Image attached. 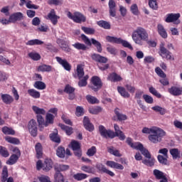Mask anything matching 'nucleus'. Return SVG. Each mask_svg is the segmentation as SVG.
Wrapping results in <instances>:
<instances>
[{"mask_svg":"<svg viewBox=\"0 0 182 182\" xmlns=\"http://www.w3.org/2000/svg\"><path fill=\"white\" fill-rule=\"evenodd\" d=\"M120 43L122 44V46H124V48H128V49H130V50H133V46H132V44H130V43H129L127 41L119 38V42L118 43V44Z\"/></svg>","mask_w":182,"mask_h":182,"instance_id":"nucleus-46","label":"nucleus"},{"mask_svg":"<svg viewBox=\"0 0 182 182\" xmlns=\"http://www.w3.org/2000/svg\"><path fill=\"white\" fill-rule=\"evenodd\" d=\"M115 114L118 119V120L119 121H122V120H127V116H126V114H123L119 112V111H117V109H115Z\"/></svg>","mask_w":182,"mask_h":182,"instance_id":"nucleus-57","label":"nucleus"},{"mask_svg":"<svg viewBox=\"0 0 182 182\" xmlns=\"http://www.w3.org/2000/svg\"><path fill=\"white\" fill-rule=\"evenodd\" d=\"M52 164L53 163L51 159H46L43 164V170L45 171H49V170L52 168Z\"/></svg>","mask_w":182,"mask_h":182,"instance_id":"nucleus-29","label":"nucleus"},{"mask_svg":"<svg viewBox=\"0 0 182 182\" xmlns=\"http://www.w3.org/2000/svg\"><path fill=\"white\" fill-rule=\"evenodd\" d=\"M97 168L102 171V173H105L106 174H108V176H110L111 177H114V173L112 171L108 170L106 168V166L102 164H99L97 165Z\"/></svg>","mask_w":182,"mask_h":182,"instance_id":"nucleus-20","label":"nucleus"},{"mask_svg":"<svg viewBox=\"0 0 182 182\" xmlns=\"http://www.w3.org/2000/svg\"><path fill=\"white\" fill-rule=\"evenodd\" d=\"M50 138L55 143H60V138L58 136V133H54L50 134Z\"/></svg>","mask_w":182,"mask_h":182,"instance_id":"nucleus-62","label":"nucleus"},{"mask_svg":"<svg viewBox=\"0 0 182 182\" xmlns=\"http://www.w3.org/2000/svg\"><path fill=\"white\" fill-rule=\"evenodd\" d=\"M73 48H75V49H77V50H87V49H89L86 45L77 42L74 44H73Z\"/></svg>","mask_w":182,"mask_h":182,"instance_id":"nucleus-34","label":"nucleus"},{"mask_svg":"<svg viewBox=\"0 0 182 182\" xmlns=\"http://www.w3.org/2000/svg\"><path fill=\"white\" fill-rule=\"evenodd\" d=\"M149 5L151 9H154V11H156V9H159V5L157 4V0H149Z\"/></svg>","mask_w":182,"mask_h":182,"instance_id":"nucleus-58","label":"nucleus"},{"mask_svg":"<svg viewBox=\"0 0 182 182\" xmlns=\"http://www.w3.org/2000/svg\"><path fill=\"white\" fill-rule=\"evenodd\" d=\"M109 80H111V82H122V80H123V78L122 77V76L119 75V74L116 73H112V74L109 75Z\"/></svg>","mask_w":182,"mask_h":182,"instance_id":"nucleus-26","label":"nucleus"},{"mask_svg":"<svg viewBox=\"0 0 182 182\" xmlns=\"http://www.w3.org/2000/svg\"><path fill=\"white\" fill-rule=\"evenodd\" d=\"M118 92L122 96V97H125L126 99H128L130 97V94L127 91H126V88L123 87H117Z\"/></svg>","mask_w":182,"mask_h":182,"instance_id":"nucleus-28","label":"nucleus"},{"mask_svg":"<svg viewBox=\"0 0 182 182\" xmlns=\"http://www.w3.org/2000/svg\"><path fill=\"white\" fill-rule=\"evenodd\" d=\"M149 159H145L142 161V163L145 164V166H149V167H153L154 166V159H151V154H150V158Z\"/></svg>","mask_w":182,"mask_h":182,"instance_id":"nucleus-49","label":"nucleus"},{"mask_svg":"<svg viewBox=\"0 0 182 182\" xmlns=\"http://www.w3.org/2000/svg\"><path fill=\"white\" fill-rule=\"evenodd\" d=\"M8 167L4 166L2 169V173H1V180L2 182H6V180H8Z\"/></svg>","mask_w":182,"mask_h":182,"instance_id":"nucleus-38","label":"nucleus"},{"mask_svg":"<svg viewBox=\"0 0 182 182\" xmlns=\"http://www.w3.org/2000/svg\"><path fill=\"white\" fill-rule=\"evenodd\" d=\"M56 155L60 159H65V156L66 155V151L63 146H58L56 150Z\"/></svg>","mask_w":182,"mask_h":182,"instance_id":"nucleus-30","label":"nucleus"},{"mask_svg":"<svg viewBox=\"0 0 182 182\" xmlns=\"http://www.w3.org/2000/svg\"><path fill=\"white\" fill-rule=\"evenodd\" d=\"M91 82L92 83V86H91V89L94 90V92H97L99 89H102V80L97 76H94L91 79Z\"/></svg>","mask_w":182,"mask_h":182,"instance_id":"nucleus-10","label":"nucleus"},{"mask_svg":"<svg viewBox=\"0 0 182 182\" xmlns=\"http://www.w3.org/2000/svg\"><path fill=\"white\" fill-rule=\"evenodd\" d=\"M92 43L95 46V48H97V52H99V53H102V48L100 42L97 41L95 38H91V44Z\"/></svg>","mask_w":182,"mask_h":182,"instance_id":"nucleus-39","label":"nucleus"},{"mask_svg":"<svg viewBox=\"0 0 182 182\" xmlns=\"http://www.w3.org/2000/svg\"><path fill=\"white\" fill-rule=\"evenodd\" d=\"M132 41L136 45L143 46V42L149 41V33L142 27L136 28L132 34Z\"/></svg>","mask_w":182,"mask_h":182,"instance_id":"nucleus-2","label":"nucleus"},{"mask_svg":"<svg viewBox=\"0 0 182 182\" xmlns=\"http://www.w3.org/2000/svg\"><path fill=\"white\" fill-rule=\"evenodd\" d=\"M0 154L3 157H9V152H8V150H6V148L0 146Z\"/></svg>","mask_w":182,"mask_h":182,"instance_id":"nucleus-63","label":"nucleus"},{"mask_svg":"<svg viewBox=\"0 0 182 182\" xmlns=\"http://www.w3.org/2000/svg\"><path fill=\"white\" fill-rule=\"evenodd\" d=\"M170 154L172 155V157L174 160L180 157V151L178 149H171L169 150Z\"/></svg>","mask_w":182,"mask_h":182,"instance_id":"nucleus-45","label":"nucleus"},{"mask_svg":"<svg viewBox=\"0 0 182 182\" xmlns=\"http://www.w3.org/2000/svg\"><path fill=\"white\" fill-rule=\"evenodd\" d=\"M75 180H77V181H80L82 180H85V178H87V175L85 173H76L73 176Z\"/></svg>","mask_w":182,"mask_h":182,"instance_id":"nucleus-53","label":"nucleus"},{"mask_svg":"<svg viewBox=\"0 0 182 182\" xmlns=\"http://www.w3.org/2000/svg\"><path fill=\"white\" fill-rule=\"evenodd\" d=\"M164 136H166V132L159 127H156L151 134H149L148 139L151 143L157 144V143H161V140H163V137H164Z\"/></svg>","mask_w":182,"mask_h":182,"instance_id":"nucleus-3","label":"nucleus"},{"mask_svg":"<svg viewBox=\"0 0 182 182\" xmlns=\"http://www.w3.org/2000/svg\"><path fill=\"white\" fill-rule=\"evenodd\" d=\"M96 146H92L90 149H89L87 151V155L89 156V157H92V156H95L96 154Z\"/></svg>","mask_w":182,"mask_h":182,"instance_id":"nucleus-64","label":"nucleus"},{"mask_svg":"<svg viewBox=\"0 0 182 182\" xmlns=\"http://www.w3.org/2000/svg\"><path fill=\"white\" fill-rule=\"evenodd\" d=\"M48 18H50L53 25H56V23H58V19H59V17L56 16L54 9H52L50 12L48 14Z\"/></svg>","mask_w":182,"mask_h":182,"instance_id":"nucleus-23","label":"nucleus"},{"mask_svg":"<svg viewBox=\"0 0 182 182\" xmlns=\"http://www.w3.org/2000/svg\"><path fill=\"white\" fill-rule=\"evenodd\" d=\"M57 43L59 46L64 50V52H70V48H69V45L68 42L64 41L63 39L58 38L57 39Z\"/></svg>","mask_w":182,"mask_h":182,"instance_id":"nucleus-15","label":"nucleus"},{"mask_svg":"<svg viewBox=\"0 0 182 182\" xmlns=\"http://www.w3.org/2000/svg\"><path fill=\"white\" fill-rule=\"evenodd\" d=\"M19 159V156L12 154L9 159L6 161V164H9V166H12L13 164H15L18 161V159Z\"/></svg>","mask_w":182,"mask_h":182,"instance_id":"nucleus-42","label":"nucleus"},{"mask_svg":"<svg viewBox=\"0 0 182 182\" xmlns=\"http://www.w3.org/2000/svg\"><path fill=\"white\" fill-rule=\"evenodd\" d=\"M6 140L8 143H11V144H19L20 141L19 139L12 136H6Z\"/></svg>","mask_w":182,"mask_h":182,"instance_id":"nucleus-52","label":"nucleus"},{"mask_svg":"<svg viewBox=\"0 0 182 182\" xmlns=\"http://www.w3.org/2000/svg\"><path fill=\"white\" fill-rule=\"evenodd\" d=\"M152 110H154V112H156V113H160L161 114H166V109L159 106V105H156V106H154V107H151Z\"/></svg>","mask_w":182,"mask_h":182,"instance_id":"nucleus-47","label":"nucleus"},{"mask_svg":"<svg viewBox=\"0 0 182 182\" xmlns=\"http://www.w3.org/2000/svg\"><path fill=\"white\" fill-rule=\"evenodd\" d=\"M35 149L37 159H42V156H43V149L42 148V144L41 143H37L35 146Z\"/></svg>","mask_w":182,"mask_h":182,"instance_id":"nucleus-24","label":"nucleus"},{"mask_svg":"<svg viewBox=\"0 0 182 182\" xmlns=\"http://www.w3.org/2000/svg\"><path fill=\"white\" fill-rule=\"evenodd\" d=\"M149 92H150V93L154 95V96H156V97H158V99H161V94H160L159 92H157L156 88H154L153 87H149Z\"/></svg>","mask_w":182,"mask_h":182,"instance_id":"nucleus-59","label":"nucleus"},{"mask_svg":"<svg viewBox=\"0 0 182 182\" xmlns=\"http://www.w3.org/2000/svg\"><path fill=\"white\" fill-rule=\"evenodd\" d=\"M178 18H180V13L168 14L166 15V18L165 19V22H166L167 23L175 22V21L178 20Z\"/></svg>","mask_w":182,"mask_h":182,"instance_id":"nucleus-16","label":"nucleus"},{"mask_svg":"<svg viewBox=\"0 0 182 182\" xmlns=\"http://www.w3.org/2000/svg\"><path fill=\"white\" fill-rule=\"evenodd\" d=\"M34 87L36 89H38V90H44V89H46V84L42 81H36L34 85Z\"/></svg>","mask_w":182,"mask_h":182,"instance_id":"nucleus-37","label":"nucleus"},{"mask_svg":"<svg viewBox=\"0 0 182 182\" xmlns=\"http://www.w3.org/2000/svg\"><path fill=\"white\" fill-rule=\"evenodd\" d=\"M107 166L108 167H111V168H117V170H123L124 166L122 164L114 162L113 161H108L106 162Z\"/></svg>","mask_w":182,"mask_h":182,"instance_id":"nucleus-22","label":"nucleus"},{"mask_svg":"<svg viewBox=\"0 0 182 182\" xmlns=\"http://www.w3.org/2000/svg\"><path fill=\"white\" fill-rule=\"evenodd\" d=\"M97 168L102 171V173H105L106 174H108V176H110L111 177H114V173L112 171L108 170L106 168V166L102 164H99L97 165Z\"/></svg>","mask_w":182,"mask_h":182,"instance_id":"nucleus-21","label":"nucleus"},{"mask_svg":"<svg viewBox=\"0 0 182 182\" xmlns=\"http://www.w3.org/2000/svg\"><path fill=\"white\" fill-rule=\"evenodd\" d=\"M71 147L74 151V154L78 159L82 157V149H80V143L77 141H71Z\"/></svg>","mask_w":182,"mask_h":182,"instance_id":"nucleus-9","label":"nucleus"},{"mask_svg":"<svg viewBox=\"0 0 182 182\" xmlns=\"http://www.w3.org/2000/svg\"><path fill=\"white\" fill-rule=\"evenodd\" d=\"M86 99L88 103H90L91 105H96V103H99V100L92 95H87Z\"/></svg>","mask_w":182,"mask_h":182,"instance_id":"nucleus-51","label":"nucleus"},{"mask_svg":"<svg viewBox=\"0 0 182 182\" xmlns=\"http://www.w3.org/2000/svg\"><path fill=\"white\" fill-rule=\"evenodd\" d=\"M81 29L85 33H87V35H94L95 33V29L92 28L82 26Z\"/></svg>","mask_w":182,"mask_h":182,"instance_id":"nucleus-56","label":"nucleus"},{"mask_svg":"<svg viewBox=\"0 0 182 182\" xmlns=\"http://www.w3.org/2000/svg\"><path fill=\"white\" fill-rule=\"evenodd\" d=\"M107 150L110 154H113V156H115L116 157L122 156V154H120V152H119V150L114 149H113V147H109L107 149Z\"/></svg>","mask_w":182,"mask_h":182,"instance_id":"nucleus-54","label":"nucleus"},{"mask_svg":"<svg viewBox=\"0 0 182 182\" xmlns=\"http://www.w3.org/2000/svg\"><path fill=\"white\" fill-rule=\"evenodd\" d=\"M158 32L159 35L161 36V38H164V39H166L167 38V31H166V28H164V26L161 24H158Z\"/></svg>","mask_w":182,"mask_h":182,"instance_id":"nucleus-27","label":"nucleus"},{"mask_svg":"<svg viewBox=\"0 0 182 182\" xmlns=\"http://www.w3.org/2000/svg\"><path fill=\"white\" fill-rule=\"evenodd\" d=\"M28 56L32 59L33 60H39L41 59V55H39L37 53H28Z\"/></svg>","mask_w":182,"mask_h":182,"instance_id":"nucleus-61","label":"nucleus"},{"mask_svg":"<svg viewBox=\"0 0 182 182\" xmlns=\"http://www.w3.org/2000/svg\"><path fill=\"white\" fill-rule=\"evenodd\" d=\"M87 79H89V75H85L82 79H80L78 82V86L80 87H83L87 85Z\"/></svg>","mask_w":182,"mask_h":182,"instance_id":"nucleus-48","label":"nucleus"},{"mask_svg":"<svg viewBox=\"0 0 182 182\" xmlns=\"http://www.w3.org/2000/svg\"><path fill=\"white\" fill-rule=\"evenodd\" d=\"M90 113H91V114H97L98 113H100V112H102V107H95L93 108H90L89 109Z\"/></svg>","mask_w":182,"mask_h":182,"instance_id":"nucleus-60","label":"nucleus"},{"mask_svg":"<svg viewBox=\"0 0 182 182\" xmlns=\"http://www.w3.org/2000/svg\"><path fill=\"white\" fill-rule=\"evenodd\" d=\"M26 45L29 46H33V45H43V41L39 39L30 40L26 43Z\"/></svg>","mask_w":182,"mask_h":182,"instance_id":"nucleus-44","label":"nucleus"},{"mask_svg":"<svg viewBox=\"0 0 182 182\" xmlns=\"http://www.w3.org/2000/svg\"><path fill=\"white\" fill-rule=\"evenodd\" d=\"M55 60H57L58 63H59V65H61V66L64 68L65 70L70 72V70L72 69V66L70 65V63H68L66 59H63L60 57H55Z\"/></svg>","mask_w":182,"mask_h":182,"instance_id":"nucleus-11","label":"nucleus"},{"mask_svg":"<svg viewBox=\"0 0 182 182\" xmlns=\"http://www.w3.org/2000/svg\"><path fill=\"white\" fill-rule=\"evenodd\" d=\"M127 144L130 146L132 149H134L135 150H140L141 154L144 156L146 159H150V152L149 150L146 149L143 144L140 142H133V139L132 138L127 139Z\"/></svg>","mask_w":182,"mask_h":182,"instance_id":"nucleus-4","label":"nucleus"},{"mask_svg":"<svg viewBox=\"0 0 182 182\" xmlns=\"http://www.w3.org/2000/svg\"><path fill=\"white\" fill-rule=\"evenodd\" d=\"M1 100L6 105H11L14 102V97L8 94H1Z\"/></svg>","mask_w":182,"mask_h":182,"instance_id":"nucleus-25","label":"nucleus"},{"mask_svg":"<svg viewBox=\"0 0 182 182\" xmlns=\"http://www.w3.org/2000/svg\"><path fill=\"white\" fill-rule=\"evenodd\" d=\"M154 176H155L157 180H161L160 182H168L167 181V177H166V174L159 169L154 170Z\"/></svg>","mask_w":182,"mask_h":182,"instance_id":"nucleus-13","label":"nucleus"},{"mask_svg":"<svg viewBox=\"0 0 182 182\" xmlns=\"http://www.w3.org/2000/svg\"><path fill=\"white\" fill-rule=\"evenodd\" d=\"M83 124H84L85 129H86V130H88V132H93V130H95V126L92 124V123L90 122V120L89 119V117H84Z\"/></svg>","mask_w":182,"mask_h":182,"instance_id":"nucleus-18","label":"nucleus"},{"mask_svg":"<svg viewBox=\"0 0 182 182\" xmlns=\"http://www.w3.org/2000/svg\"><path fill=\"white\" fill-rule=\"evenodd\" d=\"M32 109L34 112V113L37 114V116H41V114L43 115L46 114V111L43 109V108H39L38 107L33 106Z\"/></svg>","mask_w":182,"mask_h":182,"instance_id":"nucleus-32","label":"nucleus"},{"mask_svg":"<svg viewBox=\"0 0 182 182\" xmlns=\"http://www.w3.org/2000/svg\"><path fill=\"white\" fill-rule=\"evenodd\" d=\"M73 76L75 79H82V77L85 76V70H83V66L82 65H77V70Z\"/></svg>","mask_w":182,"mask_h":182,"instance_id":"nucleus-17","label":"nucleus"},{"mask_svg":"<svg viewBox=\"0 0 182 182\" xmlns=\"http://www.w3.org/2000/svg\"><path fill=\"white\" fill-rule=\"evenodd\" d=\"M108 6L109 8V15L114 18L116 16V2L113 0H109L108 3Z\"/></svg>","mask_w":182,"mask_h":182,"instance_id":"nucleus-19","label":"nucleus"},{"mask_svg":"<svg viewBox=\"0 0 182 182\" xmlns=\"http://www.w3.org/2000/svg\"><path fill=\"white\" fill-rule=\"evenodd\" d=\"M46 121L44 124V126L46 127H48L49 124H53V119H55V117L52 114L48 113L46 117Z\"/></svg>","mask_w":182,"mask_h":182,"instance_id":"nucleus-31","label":"nucleus"},{"mask_svg":"<svg viewBox=\"0 0 182 182\" xmlns=\"http://www.w3.org/2000/svg\"><path fill=\"white\" fill-rule=\"evenodd\" d=\"M70 19L73 20L76 23H82V22H86V17L83 16L81 13L75 12L73 14L69 11L67 14Z\"/></svg>","mask_w":182,"mask_h":182,"instance_id":"nucleus-6","label":"nucleus"},{"mask_svg":"<svg viewBox=\"0 0 182 182\" xmlns=\"http://www.w3.org/2000/svg\"><path fill=\"white\" fill-rule=\"evenodd\" d=\"M159 153L162 155H158V161L161 164L167 166V164H168V161L167 160V159H168V149L166 148L161 149H159Z\"/></svg>","mask_w":182,"mask_h":182,"instance_id":"nucleus-5","label":"nucleus"},{"mask_svg":"<svg viewBox=\"0 0 182 182\" xmlns=\"http://www.w3.org/2000/svg\"><path fill=\"white\" fill-rule=\"evenodd\" d=\"M59 126L60 127V129H62V130L65 132V133H66V134H68V136H70V134H72V133H73V128H72L70 127H68L63 124H59Z\"/></svg>","mask_w":182,"mask_h":182,"instance_id":"nucleus-33","label":"nucleus"},{"mask_svg":"<svg viewBox=\"0 0 182 182\" xmlns=\"http://www.w3.org/2000/svg\"><path fill=\"white\" fill-rule=\"evenodd\" d=\"M97 26L104 29H110V23L105 21H97Z\"/></svg>","mask_w":182,"mask_h":182,"instance_id":"nucleus-43","label":"nucleus"},{"mask_svg":"<svg viewBox=\"0 0 182 182\" xmlns=\"http://www.w3.org/2000/svg\"><path fill=\"white\" fill-rule=\"evenodd\" d=\"M159 55L163 58L164 59H166L167 60H174V58H172L171 57V53L164 47V43H161L160 45L159 48Z\"/></svg>","mask_w":182,"mask_h":182,"instance_id":"nucleus-7","label":"nucleus"},{"mask_svg":"<svg viewBox=\"0 0 182 182\" xmlns=\"http://www.w3.org/2000/svg\"><path fill=\"white\" fill-rule=\"evenodd\" d=\"M28 95H30V96H31V97H33L34 99H39V97H41V92H39L36 90H28Z\"/></svg>","mask_w":182,"mask_h":182,"instance_id":"nucleus-36","label":"nucleus"},{"mask_svg":"<svg viewBox=\"0 0 182 182\" xmlns=\"http://www.w3.org/2000/svg\"><path fill=\"white\" fill-rule=\"evenodd\" d=\"M55 169L57 171L56 173H60V171H66V170H69V166L63 164H57L55 166Z\"/></svg>","mask_w":182,"mask_h":182,"instance_id":"nucleus-35","label":"nucleus"},{"mask_svg":"<svg viewBox=\"0 0 182 182\" xmlns=\"http://www.w3.org/2000/svg\"><path fill=\"white\" fill-rule=\"evenodd\" d=\"M23 14L21 12L14 13L10 16V21L11 23H15L17 21H23Z\"/></svg>","mask_w":182,"mask_h":182,"instance_id":"nucleus-14","label":"nucleus"},{"mask_svg":"<svg viewBox=\"0 0 182 182\" xmlns=\"http://www.w3.org/2000/svg\"><path fill=\"white\" fill-rule=\"evenodd\" d=\"M54 182H65V177L60 172H55Z\"/></svg>","mask_w":182,"mask_h":182,"instance_id":"nucleus-40","label":"nucleus"},{"mask_svg":"<svg viewBox=\"0 0 182 182\" xmlns=\"http://www.w3.org/2000/svg\"><path fill=\"white\" fill-rule=\"evenodd\" d=\"M2 132L4 134H9L14 136L15 134V130L12 128H9L8 127H4L2 128Z\"/></svg>","mask_w":182,"mask_h":182,"instance_id":"nucleus-50","label":"nucleus"},{"mask_svg":"<svg viewBox=\"0 0 182 182\" xmlns=\"http://www.w3.org/2000/svg\"><path fill=\"white\" fill-rule=\"evenodd\" d=\"M28 129L30 134H31L33 137H36V136H38V124L36 120L31 119L28 122Z\"/></svg>","mask_w":182,"mask_h":182,"instance_id":"nucleus-8","label":"nucleus"},{"mask_svg":"<svg viewBox=\"0 0 182 182\" xmlns=\"http://www.w3.org/2000/svg\"><path fill=\"white\" fill-rule=\"evenodd\" d=\"M114 132L112 130H107L103 125H100L99 127V132L100 135L105 139L109 137V139H114V137H119V140H124L126 139V136L124 133L120 130V127L117 124H114Z\"/></svg>","mask_w":182,"mask_h":182,"instance_id":"nucleus-1","label":"nucleus"},{"mask_svg":"<svg viewBox=\"0 0 182 182\" xmlns=\"http://www.w3.org/2000/svg\"><path fill=\"white\" fill-rule=\"evenodd\" d=\"M106 40L108 42H110L111 43H118L119 44L120 38H116V37L108 36L106 37Z\"/></svg>","mask_w":182,"mask_h":182,"instance_id":"nucleus-55","label":"nucleus"},{"mask_svg":"<svg viewBox=\"0 0 182 182\" xmlns=\"http://www.w3.org/2000/svg\"><path fill=\"white\" fill-rule=\"evenodd\" d=\"M168 92L172 96H181L182 95V87L172 86L168 89Z\"/></svg>","mask_w":182,"mask_h":182,"instance_id":"nucleus-12","label":"nucleus"},{"mask_svg":"<svg viewBox=\"0 0 182 182\" xmlns=\"http://www.w3.org/2000/svg\"><path fill=\"white\" fill-rule=\"evenodd\" d=\"M38 72H50L52 70V66L47 65H41L38 67Z\"/></svg>","mask_w":182,"mask_h":182,"instance_id":"nucleus-41","label":"nucleus"}]
</instances>
